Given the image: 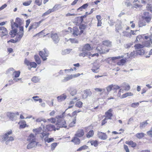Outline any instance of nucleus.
I'll list each match as a JSON object with an SVG mask.
<instances>
[{
  "mask_svg": "<svg viewBox=\"0 0 152 152\" xmlns=\"http://www.w3.org/2000/svg\"><path fill=\"white\" fill-rule=\"evenodd\" d=\"M150 41H146L144 42H143L142 44L143 45H144V47H150Z\"/></svg>",
  "mask_w": 152,
  "mask_h": 152,
  "instance_id": "obj_49",
  "label": "nucleus"
},
{
  "mask_svg": "<svg viewBox=\"0 0 152 152\" xmlns=\"http://www.w3.org/2000/svg\"><path fill=\"white\" fill-rule=\"evenodd\" d=\"M22 23V20L20 18H16L15 22L14 23L15 27L17 28L19 26H20Z\"/></svg>",
  "mask_w": 152,
  "mask_h": 152,
  "instance_id": "obj_18",
  "label": "nucleus"
},
{
  "mask_svg": "<svg viewBox=\"0 0 152 152\" xmlns=\"http://www.w3.org/2000/svg\"><path fill=\"white\" fill-rule=\"evenodd\" d=\"M143 39V37L142 35H139L136 38L135 42L136 41H142V39Z\"/></svg>",
  "mask_w": 152,
  "mask_h": 152,
  "instance_id": "obj_46",
  "label": "nucleus"
},
{
  "mask_svg": "<svg viewBox=\"0 0 152 152\" xmlns=\"http://www.w3.org/2000/svg\"><path fill=\"white\" fill-rule=\"evenodd\" d=\"M88 148V146L86 145H83V146L80 147V148L78 149L77 151H80L82 150L87 149Z\"/></svg>",
  "mask_w": 152,
  "mask_h": 152,
  "instance_id": "obj_43",
  "label": "nucleus"
},
{
  "mask_svg": "<svg viewBox=\"0 0 152 152\" xmlns=\"http://www.w3.org/2000/svg\"><path fill=\"white\" fill-rule=\"evenodd\" d=\"M30 66L31 67L35 68L37 66V64L35 62H31Z\"/></svg>",
  "mask_w": 152,
  "mask_h": 152,
  "instance_id": "obj_60",
  "label": "nucleus"
},
{
  "mask_svg": "<svg viewBox=\"0 0 152 152\" xmlns=\"http://www.w3.org/2000/svg\"><path fill=\"white\" fill-rule=\"evenodd\" d=\"M58 145V143L57 142H54L52 143L51 145V150L53 151L54 150Z\"/></svg>",
  "mask_w": 152,
  "mask_h": 152,
  "instance_id": "obj_48",
  "label": "nucleus"
},
{
  "mask_svg": "<svg viewBox=\"0 0 152 152\" xmlns=\"http://www.w3.org/2000/svg\"><path fill=\"white\" fill-rule=\"evenodd\" d=\"M126 54L127 55V56H128L127 58H130L131 57H132V56H135L136 54V52H135L134 51H133L132 52L130 53L129 56L128 55V53H127Z\"/></svg>",
  "mask_w": 152,
  "mask_h": 152,
  "instance_id": "obj_61",
  "label": "nucleus"
},
{
  "mask_svg": "<svg viewBox=\"0 0 152 152\" xmlns=\"http://www.w3.org/2000/svg\"><path fill=\"white\" fill-rule=\"evenodd\" d=\"M66 97V95L65 94H64L61 95L57 97L58 101L59 102H61L64 100Z\"/></svg>",
  "mask_w": 152,
  "mask_h": 152,
  "instance_id": "obj_22",
  "label": "nucleus"
},
{
  "mask_svg": "<svg viewBox=\"0 0 152 152\" xmlns=\"http://www.w3.org/2000/svg\"><path fill=\"white\" fill-rule=\"evenodd\" d=\"M53 12L51 9H49L47 11L44 13L42 15V16H45L49 14L50 13Z\"/></svg>",
  "mask_w": 152,
  "mask_h": 152,
  "instance_id": "obj_51",
  "label": "nucleus"
},
{
  "mask_svg": "<svg viewBox=\"0 0 152 152\" xmlns=\"http://www.w3.org/2000/svg\"><path fill=\"white\" fill-rule=\"evenodd\" d=\"M0 31H1V37H2L3 36L8 35V33L7 29L4 27H0Z\"/></svg>",
  "mask_w": 152,
  "mask_h": 152,
  "instance_id": "obj_12",
  "label": "nucleus"
},
{
  "mask_svg": "<svg viewBox=\"0 0 152 152\" xmlns=\"http://www.w3.org/2000/svg\"><path fill=\"white\" fill-rule=\"evenodd\" d=\"M31 2H32L31 1V0H29L28 1H27L26 2L23 3V5L25 6H28L31 4Z\"/></svg>",
  "mask_w": 152,
  "mask_h": 152,
  "instance_id": "obj_59",
  "label": "nucleus"
},
{
  "mask_svg": "<svg viewBox=\"0 0 152 152\" xmlns=\"http://www.w3.org/2000/svg\"><path fill=\"white\" fill-rule=\"evenodd\" d=\"M84 134V132L83 129H79L77 131L75 136L77 137H83Z\"/></svg>",
  "mask_w": 152,
  "mask_h": 152,
  "instance_id": "obj_14",
  "label": "nucleus"
},
{
  "mask_svg": "<svg viewBox=\"0 0 152 152\" xmlns=\"http://www.w3.org/2000/svg\"><path fill=\"white\" fill-rule=\"evenodd\" d=\"M86 25L84 24H81L80 25L79 28L80 30H83V29L86 28Z\"/></svg>",
  "mask_w": 152,
  "mask_h": 152,
  "instance_id": "obj_62",
  "label": "nucleus"
},
{
  "mask_svg": "<svg viewBox=\"0 0 152 152\" xmlns=\"http://www.w3.org/2000/svg\"><path fill=\"white\" fill-rule=\"evenodd\" d=\"M137 54L139 55H143L145 53L144 50L142 49L137 50L136 51Z\"/></svg>",
  "mask_w": 152,
  "mask_h": 152,
  "instance_id": "obj_45",
  "label": "nucleus"
},
{
  "mask_svg": "<svg viewBox=\"0 0 152 152\" xmlns=\"http://www.w3.org/2000/svg\"><path fill=\"white\" fill-rule=\"evenodd\" d=\"M39 27L38 24L36 23V22H34L30 24V26L28 29V31L32 29H35L37 27Z\"/></svg>",
  "mask_w": 152,
  "mask_h": 152,
  "instance_id": "obj_24",
  "label": "nucleus"
},
{
  "mask_svg": "<svg viewBox=\"0 0 152 152\" xmlns=\"http://www.w3.org/2000/svg\"><path fill=\"white\" fill-rule=\"evenodd\" d=\"M145 134L143 132L138 133L136 134L135 136L138 139H141L144 137Z\"/></svg>",
  "mask_w": 152,
  "mask_h": 152,
  "instance_id": "obj_29",
  "label": "nucleus"
},
{
  "mask_svg": "<svg viewBox=\"0 0 152 152\" xmlns=\"http://www.w3.org/2000/svg\"><path fill=\"white\" fill-rule=\"evenodd\" d=\"M115 30L117 32H119V30L121 29L122 27L120 23L117 24L115 25Z\"/></svg>",
  "mask_w": 152,
  "mask_h": 152,
  "instance_id": "obj_47",
  "label": "nucleus"
},
{
  "mask_svg": "<svg viewBox=\"0 0 152 152\" xmlns=\"http://www.w3.org/2000/svg\"><path fill=\"white\" fill-rule=\"evenodd\" d=\"M15 28L12 29V30L11 31L10 33V34L13 37H15L16 35L18 32L17 29Z\"/></svg>",
  "mask_w": 152,
  "mask_h": 152,
  "instance_id": "obj_26",
  "label": "nucleus"
},
{
  "mask_svg": "<svg viewBox=\"0 0 152 152\" xmlns=\"http://www.w3.org/2000/svg\"><path fill=\"white\" fill-rule=\"evenodd\" d=\"M112 111L113 110L112 109H110L105 112V119H107V120L112 119V117L113 115V114L111 113Z\"/></svg>",
  "mask_w": 152,
  "mask_h": 152,
  "instance_id": "obj_8",
  "label": "nucleus"
},
{
  "mask_svg": "<svg viewBox=\"0 0 152 152\" xmlns=\"http://www.w3.org/2000/svg\"><path fill=\"white\" fill-rule=\"evenodd\" d=\"M71 50L68 49L63 50L62 51L61 54L63 55H66L69 53L70 52Z\"/></svg>",
  "mask_w": 152,
  "mask_h": 152,
  "instance_id": "obj_38",
  "label": "nucleus"
},
{
  "mask_svg": "<svg viewBox=\"0 0 152 152\" xmlns=\"http://www.w3.org/2000/svg\"><path fill=\"white\" fill-rule=\"evenodd\" d=\"M146 25V23L145 22L140 21L138 23V26L140 27L145 26Z\"/></svg>",
  "mask_w": 152,
  "mask_h": 152,
  "instance_id": "obj_55",
  "label": "nucleus"
},
{
  "mask_svg": "<svg viewBox=\"0 0 152 152\" xmlns=\"http://www.w3.org/2000/svg\"><path fill=\"white\" fill-rule=\"evenodd\" d=\"M94 134V132L93 130H91L86 134V136L87 138H89L93 136Z\"/></svg>",
  "mask_w": 152,
  "mask_h": 152,
  "instance_id": "obj_37",
  "label": "nucleus"
},
{
  "mask_svg": "<svg viewBox=\"0 0 152 152\" xmlns=\"http://www.w3.org/2000/svg\"><path fill=\"white\" fill-rule=\"evenodd\" d=\"M12 134V131L10 130L7 132L4 135L0 136L1 140V142L5 141V143L7 145L10 141L14 140V138L12 136L9 137V135Z\"/></svg>",
  "mask_w": 152,
  "mask_h": 152,
  "instance_id": "obj_1",
  "label": "nucleus"
},
{
  "mask_svg": "<svg viewBox=\"0 0 152 152\" xmlns=\"http://www.w3.org/2000/svg\"><path fill=\"white\" fill-rule=\"evenodd\" d=\"M148 124L147 122V121L143 122L140 124V128L141 129H142L145 127Z\"/></svg>",
  "mask_w": 152,
  "mask_h": 152,
  "instance_id": "obj_41",
  "label": "nucleus"
},
{
  "mask_svg": "<svg viewBox=\"0 0 152 152\" xmlns=\"http://www.w3.org/2000/svg\"><path fill=\"white\" fill-rule=\"evenodd\" d=\"M29 142L27 146V148L28 149H31L37 146L39 142Z\"/></svg>",
  "mask_w": 152,
  "mask_h": 152,
  "instance_id": "obj_11",
  "label": "nucleus"
},
{
  "mask_svg": "<svg viewBox=\"0 0 152 152\" xmlns=\"http://www.w3.org/2000/svg\"><path fill=\"white\" fill-rule=\"evenodd\" d=\"M91 145H94L95 147H96L98 145V142L97 141H91Z\"/></svg>",
  "mask_w": 152,
  "mask_h": 152,
  "instance_id": "obj_64",
  "label": "nucleus"
},
{
  "mask_svg": "<svg viewBox=\"0 0 152 152\" xmlns=\"http://www.w3.org/2000/svg\"><path fill=\"white\" fill-rule=\"evenodd\" d=\"M124 57V56H119L116 57H114L111 58V59L112 61H114L115 60L117 59H120L121 58H123Z\"/></svg>",
  "mask_w": 152,
  "mask_h": 152,
  "instance_id": "obj_63",
  "label": "nucleus"
},
{
  "mask_svg": "<svg viewBox=\"0 0 152 152\" xmlns=\"http://www.w3.org/2000/svg\"><path fill=\"white\" fill-rule=\"evenodd\" d=\"M126 60L127 59L126 58L121 59L117 62V65L119 66L124 65L126 63Z\"/></svg>",
  "mask_w": 152,
  "mask_h": 152,
  "instance_id": "obj_23",
  "label": "nucleus"
},
{
  "mask_svg": "<svg viewBox=\"0 0 152 152\" xmlns=\"http://www.w3.org/2000/svg\"><path fill=\"white\" fill-rule=\"evenodd\" d=\"M49 134L47 132L45 133H42L41 136V138L44 139L45 142L50 143L54 141V139L53 138H48Z\"/></svg>",
  "mask_w": 152,
  "mask_h": 152,
  "instance_id": "obj_3",
  "label": "nucleus"
},
{
  "mask_svg": "<svg viewBox=\"0 0 152 152\" xmlns=\"http://www.w3.org/2000/svg\"><path fill=\"white\" fill-rule=\"evenodd\" d=\"M142 18L147 23H149L150 22L151 19V15L148 12H145L143 13Z\"/></svg>",
  "mask_w": 152,
  "mask_h": 152,
  "instance_id": "obj_7",
  "label": "nucleus"
},
{
  "mask_svg": "<svg viewBox=\"0 0 152 152\" xmlns=\"http://www.w3.org/2000/svg\"><path fill=\"white\" fill-rule=\"evenodd\" d=\"M76 117H75L72 121L69 124V126L70 127H72L73 126L76 122Z\"/></svg>",
  "mask_w": 152,
  "mask_h": 152,
  "instance_id": "obj_44",
  "label": "nucleus"
},
{
  "mask_svg": "<svg viewBox=\"0 0 152 152\" xmlns=\"http://www.w3.org/2000/svg\"><path fill=\"white\" fill-rule=\"evenodd\" d=\"M42 128L41 127H39L38 128L34 129L33 130V131L35 133V135L38 134H40V137H41V136L42 135V133H45L46 132H42Z\"/></svg>",
  "mask_w": 152,
  "mask_h": 152,
  "instance_id": "obj_17",
  "label": "nucleus"
},
{
  "mask_svg": "<svg viewBox=\"0 0 152 152\" xmlns=\"http://www.w3.org/2000/svg\"><path fill=\"white\" fill-rule=\"evenodd\" d=\"M20 74V72L19 71H15L13 72L12 74V78H17L18 77Z\"/></svg>",
  "mask_w": 152,
  "mask_h": 152,
  "instance_id": "obj_27",
  "label": "nucleus"
},
{
  "mask_svg": "<svg viewBox=\"0 0 152 152\" xmlns=\"http://www.w3.org/2000/svg\"><path fill=\"white\" fill-rule=\"evenodd\" d=\"M84 94L86 95V97L90 96L92 94V92L89 89H87L84 91Z\"/></svg>",
  "mask_w": 152,
  "mask_h": 152,
  "instance_id": "obj_42",
  "label": "nucleus"
},
{
  "mask_svg": "<svg viewBox=\"0 0 152 152\" xmlns=\"http://www.w3.org/2000/svg\"><path fill=\"white\" fill-rule=\"evenodd\" d=\"M102 43L103 45L107 47H110L111 46V42L109 40L103 41Z\"/></svg>",
  "mask_w": 152,
  "mask_h": 152,
  "instance_id": "obj_31",
  "label": "nucleus"
},
{
  "mask_svg": "<svg viewBox=\"0 0 152 152\" xmlns=\"http://www.w3.org/2000/svg\"><path fill=\"white\" fill-rule=\"evenodd\" d=\"M92 49V48L90 46V45L88 44H87L83 46L82 51H89Z\"/></svg>",
  "mask_w": 152,
  "mask_h": 152,
  "instance_id": "obj_20",
  "label": "nucleus"
},
{
  "mask_svg": "<svg viewBox=\"0 0 152 152\" xmlns=\"http://www.w3.org/2000/svg\"><path fill=\"white\" fill-rule=\"evenodd\" d=\"M47 121L51 123H54L56 122V120L55 118H52L49 119H48Z\"/></svg>",
  "mask_w": 152,
  "mask_h": 152,
  "instance_id": "obj_58",
  "label": "nucleus"
},
{
  "mask_svg": "<svg viewBox=\"0 0 152 152\" xmlns=\"http://www.w3.org/2000/svg\"><path fill=\"white\" fill-rule=\"evenodd\" d=\"M19 115V113L18 112H16L15 113L8 112L7 113V117L12 121L15 120L17 118V115Z\"/></svg>",
  "mask_w": 152,
  "mask_h": 152,
  "instance_id": "obj_6",
  "label": "nucleus"
},
{
  "mask_svg": "<svg viewBox=\"0 0 152 152\" xmlns=\"http://www.w3.org/2000/svg\"><path fill=\"white\" fill-rule=\"evenodd\" d=\"M135 49H142L144 47V45L142 43V44H135L134 46Z\"/></svg>",
  "mask_w": 152,
  "mask_h": 152,
  "instance_id": "obj_36",
  "label": "nucleus"
},
{
  "mask_svg": "<svg viewBox=\"0 0 152 152\" xmlns=\"http://www.w3.org/2000/svg\"><path fill=\"white\" fill-rule=\"evenodd\" d=\"M107 92L109 93L113 89V84L109 85L106 88Z\"/></svg>",
  "mask_w": 152,
  "mask_h": 152,
  "instance_id": "obj_50",
  "label": "nucleus"
},
{
  "mask_svg": "<svg viewBox=\"0 0 152 152\" xmlns=\"http://www.w3.org/2000/svg\"><path fill=\"white\" fill-rule=\"evenodd\" d=\"M123 34H124V36L127 37H131V33L128 32L127 31H123Z\"/></svg>",
  "mask_w": 152,
  "mask_h": 152,
  "instance_id": "obj_53",
  "label": "nucleus"
},
{
  "mask_svg": "<svg viewBox=\"0 0 152 152\" xmlns=\"http://www.w3.org/2000/svg\"><path fill=\"white\" fill-rule=\"evenodd\" d=\"M56 126L57 127V130H58L60 128H66L67 127L66 121L64 119H59L57 120L56 124Z\"/></svg>",
  "mask_w": 152,
  "mask_h": 152,
  "instance_id": "obj_2",
  "label": "nucleus"
},
{
  "mask_svg": "<svg viewBox=\"0 0 152 152\" xmlns=\"http://www.w3.org/2000/svg\"><path fill=\"white\" fill-rule=\"evenodd\" d=\"M133 95V94L131 92H127L123 94L122 96V98H126L129 96H132Z\"/></svg>",
  "mask_w": 152,
  "mask_h": 152,
  "instance_id": "obj_40",
  "label": "nucleus"
},
{
  "mask_svg": "<svg viewBox=\"0 0 152 152\" xmlns=\"http://www.w3.org/2000/svg\"><path fill=\"white\" fill-rule=\"evenodd\" d=\"M35 137V135L31 134L27 138V140L28 142H36Z\"/></svg>",
  "mask_w": 152,
  "mask_h": 152,
  "instance_id": "obj_19",
  "label": "nucleus"
},
{
  "mask_svg": "<svg viewBox=\"0 0 152 152\" xmlns=\"http://www.w3.org/2000/svg\"><path fill=\"white\" fill-rule=\"evenodd\" d=\"M46 128L48 131H52L53 130L56 131L57 130L56 128H57L56 125L54 126L51 124L47 125L46 126Z\"/></svg>",
  "mask_w": 152,
  "mask_h": 152,
  "instance_id": "obj_15",
  "label": "nucleus"
},
{
  "mask_svg": "<svg viewBox=\"0 0 152 152\" xmlns=\"http://www.w3.org/2000/svg\"><path fill=\"white\" fill-rule=\"evenodd\" d=\"M40 78L38 77L34 76L31 79V80L34 83H37L40 80Z\"/></svg>",
  "mask_w": 152,
  "mask_h": 152,
  "instance_id": "obj_33",
  "label": "nucleus"
},
{
  "mask_svg": "<svg viewBox=\"0 0 152 152\" xmlns=\"http://www.w3.org/2000/svg\"><path fill=\"white\" fill-rule=\"evenodd\" d=\"M88 3L84 4L82 6L78 8L77 9V10L78 11L79 10H80V11H82L83 9H85L87 8L88 7Z\"/></svg>",
  "mask_w": 152,
  "mask_h": 152,
  "instance_id": "obj_34",
  "label": "nucleus"
},
{
  "mask_svg": "<svg viewBox=\"0 0 152 152\" xmlns=\"http://www.w3.org/2000/svg\"><path fill=\"white\" fill-rule=\"evenodd\" d=\"M142 36L143 37V39H145L147 40L149 39L151 43L152 44V34H151L150 36H149L148 35H145V34H143Z\"/></svg>",
  "mask_w": 152,
  "mask_h": 152,
  "instance_id": "obj_30",
  "label": "nucleus"
},
{
  "mask_svg": "<svg viewBox=\"0 0 152 152\" xmlns=\"http://www.w3.org/2000/svg\"><path fill=\"white\" fill-rule=\"evenodd\" d=\"M35 4L38 6H40L42 4V0H35Z\"/></svg>",
  "mask_w": 152,
  "mask_h": 152,
  "instance_id": "obj_52",
  "label": "nucleus"
},
{
  "mask_svg": "<svg viewBox=\"0 0 152 152\" xmlns=\"http://www.w3.org/2000/svg\"><path fill=\"white\" fill-rule=\"evenodd\" d=\"M126 143L127 144L131 145L132 147L133 148H134L137 146L136 143L131 140L130 141H126Z\"/></svg>",
  "mask_w": 152,
  "mask_h": 152,
  "instance_id": "obj_28",
  "label": "nucleus"
},
{
  "mask_svg": "<svg viewBox=\"0 0 152 152\" xmlns=\"http://www.w3.org/2000/svg\"><path fill=\"white\" fill-rule=\"evenodd\" d=\"M73 33L74 36H77L78 35L81 34L83 32V30H81L79 31V29L77 27H74L73 28Z\"/></svg>",
  "mask_w": 152,
  "mask_h": 152,
  "instance_id": "obj_9",
  "label": "nucleus"
},
{
  "mask_svg": "<svg viewBox=\"0 0 152 152\" xmlns=\"http://www.w3.org/2000/svg\"><path fill=\"white\" fill-rule=\"evenodd\" d=\"M76 136L74 137L71 141L72 142H73L75 145H79L80 143V140Z\"/></svg>",
  "mask_w": 152,
  "mask_h": 152,
  "instance_id": "obj_21",
  "label": "nucleus"
},
{
  "mask_svg": "<svg viewBox=\"0 0 152 152\" xmlns=\"http://www.w3.org/2000/svg\"><path fill=\"white\" fill-rule=\"evenodd\" d=\"M80 74L77 73L73 75H67L66 76L64 77V79L62 80V82H65L73 78L79 76Z\"/></svg>",
  "mask_w": 152,
  "mask_h": 152,
  "instance_id": "obj_4",
  "label": "nucleus"
},
{
  "mask_svg": "<svg viewBox=\"0 0 152 152\" xmlns=\"http://www.w3.org/2000/svg\"><path fill=\"white\" fill-rule=\"evenodd\" d=\"M95 91L96 92H101L102 94L105 91V89L104 88H94Z\"/></svg>",
  "mask_w": 152,
  "mask_h": 152,
  "instance_id": "obj_32",
  "label": "nucleus"
},
{
  "mask_svg": "<svg viewBox=\"0 0 152 152\" xmlns=\"http://www.w3.org/2000/svg\"><path fill=\"white\" fill-rule=\"evenodd\" d=\"M43 50L40 51L39 53V54L42 60L45 61L47 59L46 57L48 56L49 52L46 48H44Z\"/></svg>",
  "mask_w": 152,
  "mask_h": 152,
  "instance_id": "obj_5",
  "label": "nucleus"
},
{
  "mask_svg": "<svg viewBox=\"0 0 152 152\" xmlns=\"http://www.w3.org/2000/svg\"><path fill=\"white\" fill-rule=\"evenodd\" d=\"M51 38L54 43L57 44L58 43L60 39L57 33H52L51 35Z\"/></svg>",
  "mask_w": 152,
  "mask_h": 152,
  "instance_id": "obj_10",
  "label": "nucleus"
},
{
  "mask_svg": "<svg viewBox=\"0 0 152 152\" xmlns=\"http://www.w3.org/2000/svg\"><path fill=\"white\" fill-rule=\"evenodd\" d=\"M20 127L22 128H23L26 127V121L24 120H22L20 123Z\"/></svg>",
  "mask_w": 152,
  "mask_h": 152,
  "instance_id": "obj_35",
  "label": "nucleus"
},
{
  "mask_svg": "<svg viewBox=\"0 0 152 152\" xmlns=\"http://www.w3.org/2000/svg\"><path fill=\"white\" fill-rule=\"evenodd\" d=\"M70 94L72 96H73L77 94V91L76 89L72 87H69L67 89Z\"/></svg>",
  "mask_w": 152,
  "mask_h": 152,
  "instance_id": "obj_16",
  "label": "nucleus"
},
{
  "mask_svg": "<svg viewBox=\"0 0 152 152\" xmlns=\"http://www.w3.org/2000/svg\"><path fill=\"white\" fill-rule=\"evenodd\" d=\"M139 105V102L133 103L131 104V107L133 108H136Z\"/></svg>",
  "mask_w": 152,
  "mask_h": 152,
  "instance_id": "obj_56",
  "label": "nucleus"
},
{
  "mask_svg": "<svg viewBox=\"0 0 152 152\" xmlns=\"http://www.w3.org/2000/svg\"><path fill=\"white\" fill-rule=\"evenodd\" d=\"M83 103L80 101H79L76 103L75 106L81 108L82 107Z\"/></svg>",
  "mask_w": 152,
  "mask_h": 152,
  "instance_id": "obj_54",
  "label": "nucleus"
},
{
  "mask_svg": "<svg viewBox=\"0 0 152 152\" xmlns=\"http://www.w3.org/2000/svg\"><path fill=\"white\" fill-rule=\"evenodd\" d=\"M34 59L35 61L38 64H40L41 63V61L39 56L37 55L34 56Z\"/></svg>",
  "mask_w": 152,
  "mask_h": 152,
  "instance_id": "obj_39",
  "label": "nucleus"
},
{
  "mask_svg": "<svg viewBox=\"0 0 152 152\" xmlns=\"http://www.w3.org/2000/svg\"><path fill=\"white\" fill-rule=\"evenodd\" d=\"M133 44V42H131L127 43L124 45V47L125 48L127 49L130 48V47Z\"/></svg>",
  "mask_w": 152,
  "mask_h": 152,
  "instance_id": "obj_57",
  "label": "nucleus"
},
{
  "mask_svg": "<svg viewBox=\"0 0 152 152\" xmlns=\"http://www.w3.org/2000/svg\"><path fill=\"white\" fill-rule=\"evenodd\" d=\"M62 7L61 5L60 4H56L55 5L53 8L51 9L52 11L53 12L61 9Z\"/></svg>",
  "mask_w": 152,
  "mask_h": 152,
  "instance_id": "obj_25",
  "label": "nucleus"
},
{
  "mask_svg": "<svg viewBox=\"0 0 152 152\" xmlns=\"http://www.w3.org/2000/svg\"><path fill=\"white\" fill-rule=\"evenodd\" d=\"M97 135L98 137L102 140H105L107 138V135L104 133L98 132Z\"/></svg>",
  "mask_w": 152,
  "mask_h": 152,
  "instance_id": "obj_13",
  "label": "nucleus"
}]
</instances>
